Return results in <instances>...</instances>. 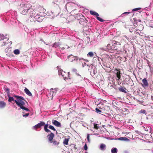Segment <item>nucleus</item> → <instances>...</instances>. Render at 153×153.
Masks as SVG:
<instances>
[{
    "instance_id": "603ef678",
    "label": "nucleus",
    "mask_w": 153,
    "mask_h": 153,
    "mask_svg": "<svg viewBox=\"0 0 153 153\" xmlns=\"http://www.w3.org/2000/svg\"><path fill=\"white\" fill-rule=\"evenodd\" d=\"M100 30H97V33H98L99 34V32H100ZM97 32H96V35H97Z\"/></svg>"
},
{
    "instance_id": "4be33fe9",
    "label": "nucleus",
    "mask_w": 153,
    "mask_h": 153,
    "mask_svg": "<svg viewBox=\"0 0 153 153\" xmlns=\"http://www.w3.org/2000/svg\"><path fill=\"white\" fill-rule=\"evenodd\" d=\"M25 91V93L29 96H32V94L29 91V90L27 88H25L24 90Z\"/></svg>"
},
{
    "instance_id": "a18cd8bd",
    "label": "nucleus",
    "mask_w": 153,
    "mask_h": 153,
    "mask_svg": "<svg viewBox=\"0 0 153 153\" xmlns=\"http://www.w3.org/2000/svg\"><path fill=\"white\" fill-rule=\"evenodd\" d=\"M134 29V28H133V27L131 28H129V31L130 32L132 33L133 32V31Z\"/></svg>"
},
{
    "instance_id": "39448f33",
    "label": "nucleus",
    "mask_w": 153,
    "mask_h": 153,
    "mask_svg": "<svg viewBox=\"0 0 153 153\" xmlns=\"http://www.w3.org/2000/svg\"><path fill=\"white\" fill-rule=\"evenodd\" d=\"M28 9L29 8L27 7V4H26L23 5L19 8L21 13L23 15H27Z\"/></svg>"
},
{
    "instance_id": "e2e57ef3",
    "label": "nucleus",
    "mask_w": 153,
    "mask_h": 153,
    "mask_svg": "<svg viewBox=\"0 0 153 153\" xmlns=\"http://www.w3.org/2000/svg\"><path fill=\"white\" fill-rule=\"evenodd\" d=\"M100 34H99L98 35V36H97V37H98L99 36H100V37L101 36H100Z\"/></svg>"
},
{
    "instance_id": "4468645a",
    "label": "nucleus",
    "mask_w": 153,
    "mask_h": 153,
    "mask_svg": "<svg viewBox=\"0 0 153 153\" xmlns=\"http://www.w3.org/2000/svg\"><path fill=\"white\" fill-rule=\"evenodd\" d=\"M69 48V47L66 45H60V46L59 47V49L61 50H64L65 49H68Z\"/></svg>"
},
{
    "instance_id": "f8f14e48",
    "label": "nucleus",
    "mask_w": 153,
    "mask_h": 153,
    "mask_svg": "<svg viewBox=\"0 0 153 153\" xmlns=\"http://www.w3.org/2000/svg\"><path fill=\"white\" fill-rule=\"evenodd\" d=\"M143 84L142 85V86L144 88H146L149 86V84L147 82V79L146 78L143 79L142 80Z\"/></svg>"
},
{
    "instance_id": "6e6552de",
    "label": "nucleus",
    "mask_w": 153,
    "mask_h": 153,
    "mask_svg": "<svg viewBox=\"0 0 153 153\" xmlns=\"http://www.w3.org/2000/svg\"><path fill=\"white\" fill-rule=\"evenodd\" d=\"M68 58L69 60L71 62H72L74 61L77 60L78 59L77 56H74L72 54L69 55L68 56Z\"/></svg>"
},
{
    "instance_id": "de8ad7c7",
    "label": "nucleus",
    "mask_w": 153,
    "mask_h": 153,
    "mask_svg": "<svg viewBox=\"0 0 153 153\" xmlns=\"http://www.w3.org/2000/svg\"><path fill=\"white\" fill-rule=\"evenodd\" d=\"M84 149L85 150H87L88 149V147L86 144H85L84 146Z\"/></svg>"
},
{
    "instance_id": "69168bd1",
    "label": "nucleus",
    "mask_w": 153,
    "mask_h": 153,
    "mask_svg": "<svg viewBox=\"0 0 153 153\" xmlns=\"http://www.w3.org/2000/svg\"><path fill=\"white\" fill-rule=\"evenodd\" d=\"M98 134H96V135H98Z\"/></svg>"
},
{
    "instance_id": "8fccbe9b",
    "label": "nucleus",
    "mask_w": 153,
    "mask_h": 153,
    "mask_svg": "<svg viewBox=\"0 0 153 153\" xmlns=\"http://www.w3.org/2000/svg\"><path fill=\"white\" fill-rule=\"evenodd\" d=\"M29 113H26L25 114L23 115V116L24 117H27L29 115Z\"/></svg>"
},
{
    "instance_id": "9b49d317",
    "label": "nucleus",
    "mask_w": 153,
    "mask_h": 153,
    "mask_svg": "<svg viewBox=\"0 0 153 153\" xmlns=\"http://www.w3.org/2000/svg\"><path fill=\"white\" fill-rule=\"evenodd\" d=\"M52 124L56 127H61V123L57 121L53 120H52Z\"/></svg>"
},
{
    "instance_id": "774afa93",
    "label": "nucleus",
    "mask_w": 153,
    "mask_h": 153,
    "mask_svg": "<svg viewBox=\"0 0 153 153\" xmlns=\"http://www.w3.org/2000/svg\"><path fill=\"white\" fill-rule=\"evenodd\" d=\"M94 74H95V73L94 72Z\"/></svg>"
},
{
    "instance_id": "a211bd4d",
    "label": "nucleus",
    "mask_w": 153,
    "mask_h": 153,
    "mask_svg": "<svg viewBox=\"0 0 153 153\" xmlns=\"http://www.w3.org/2000/svg\"><path fill=\"white\" fill-rule=\"evenodd\" d=\"M6 105V103L3 101H0V108H3L5 107Z\"/></svg>"
},
{
    "instance_id": "4c0bfd02",
    "label": "nucleus",
    "mask_w": 153,
    "mask_h": 153,
    "mask_svg": "<svg viewBox=\"0 0 153 153\" xmlns=\"http://www.w3.org/2000/svg\"><path fill=\"white\" fill-rule=\"evenodd\" d=\"M99 109V108H96V113L100 114L102 112V111Z\"/></svg>"
},
{
    "instance_id": "13d9d810",
    "label": "nucleus",
    "mask_w": 153,
    "mask_h": 153,
    "mask_svg": "<svg viewBox=\"0 0 153 153\" xmlns=\"http://www.w3.org/2000/svg\"><path fill=\"white\" fill-rule=\"evenodd\" d=\"M3 44H2V45L3 46V45H5V42H3Z\"/></svg>"
},
{
    "instance_id": "09e8293b",
    "label": "nucleus",
    "mask_w": 153,
    "mask_h": 153,
    "mask_svg": "<svg viewBox=\"0 0 153 153\" xmlns=\"http://www.w3.org/2000/svg\"><path fill=\"white\" fill-rule=\"evenodd\" d=\"M129 38H131V40H134L135 39V37L134 36H129Z\"/></svg>"
},
{
    "instance_id": "c03bdc74",
    "label": "nucleus",
    "mask_w": 153,
    "mask_h": 153,
    "mask_svg": "<svg viewBox=\"0 0 153 153\" xmlns=\"http://www.w3.org/2000/svg\"><path fill=\"white\" fill-rule=\"evenodd\" d=\"M129 13H130L128 12H126L124 13L121 15V16L122 17H123L124 16V14H129Z\"/></svg>"
},
{
    "instance_id": "9d476101",
    "label": "nucleus",
    "mask_w": 153,
    "mask_h": 153,
    "mask_svg": "<svg viewBox=\"0 0 153 153\" xmlns=\"http://www.w3.org/2000/svg\"><path fill=\"white\" fill-rule=\"evenodd\" d=\"M54 136V134L52 132H51L50 134L47 136V137H48V140L50 143H52L53 139Z\"/></svg>"
},
{
    "instance_id": "7c9ffc66",
    "label": "nucleus",
    "mask_w": 153,
    "mask_h": 153,
    "mask_svg": "<svg viewBox=\"0 0 153 153\" xmlns=\"http://www.w3.org/2000/svg\"><path fill=\"white\" fill-rule=\"evenodd\" d=\"M123 37L124 39V38L126 39L128 42H130L131 41V38H129V36L128 37L126 35H124L123 36Z\"/></svg>"
},
{
    "instance_id": "3c124183",
    "label": "nucleus",
    "mask_w": 153,
    "mask_h": 153,
    "mask_svg": "<svg viewBox=\"0 0 153 153\" xmlns=\"http://www.w3.org/2000/svg\"><path fill=\"white\" fill-rule=\"evenodd\" d=\"M134 33H136L137 34H139V35H140V34L139 33L135 30L134 31Z\"/></svg>"
},
{
    "instance_id": "473e14b6",
    "label": "nucleus",
    "mask_w": 153,
    "mask_h": 153,
    "mask_svg": "<svg viewBox=\"0 0 153 153\" xmlns=\"http://www.w3.org/2000/svg\"><path fill=\"white\" fill-rule=\"evenodd\" d=\"M97 108L100 109H102L103 108V105H101V104H99V103H97Z\"/></svg>"
},
{
    "instance_id": "423d86ee",
    "label": "nucleus",
    "mask_w": 153,
    "mask_h": 153,
    "mask_svg": "<svg viewBox=\"0 0 153 153\" xmlns=\"http://www.w3.org/2000/svg\"><path fill=\"white\" fill-rule=\"evenodd\" d=\"M114 47H113V45L112 44H108L107 47L105 48H100L101 49L103 50H104L106 51H108L109 52H111V51L113 50Z\"/></svg>"
},
{
    "instance_id": "1a4fd4ad",
    "label": "nucleus",
    "mask_w": 153,
    "mask_h": 153,
    "mask_svg": "<svg viewBox=\"0 0 153 153\" xmlns=\"http://www.w3.org/2000/svg\"><path fill=\"white\" fill-rule=\"evenodd\" d=\"M114 72L116 74V77L117 78L116 79L117 81L119 80L120 78V71L119 70L116 69L115 70Z\"/></svg>"
},
{
    "instance_id": "f3484780",
    "label": "nucleus",
    "mask_w": 153,
    "mask_h": 153,
    "mask_svg": "<svg viewBox=\"0 0 153 153\" xmlns=\"http://www.w3.org/2000/svg\"><path fill=\"white\" fill-rule=\"evenodd\" d=\"M70 139V137L68 136V138H65L64 140L63 141V144L65 145H68V142Z\"/></svg>"
},
{
    "instance_id": "72a5a7b5",
    "label": "nucleus",
    "mask_w": 153,
    "mask_h": 153,
    "mask_svg": "<svg viewBox=\"0 0 153 153\" xmlns=\"http://www.w3.org/2000/svg\"><path fill=\"white\" fill-rule=\"evenodd\" d=\"M48 128L54 131H56V132H57L56 129L53 126L50 125L49 126Z\"/></svg>"
},
{
    "instance_id": "2eb2a0df",
    "label": "nucleus",
    "mask_w": 153,
    "mask_h": 153,
    "mask_svg": "<svg viewBox=\"0 0 153 153\" xmlns=\"http://www.w3.org/2000/svg\"><path fill=\"white\" fill-rule=\"evenodd\" d=\"M125 83H126V84H131V83L132 82V81L131 80L130 81V79L128 76V78H126L124 81Z\"/></svg>"
},
{
    "instance_id": "0eeeda50",
    "label": "nucleus",
    "mask_w": 153,
    "mask_h": 153,
    "mask_svg": "<svg viewBox=\"0 0 153 153\" xmlns=\"http://www.w3.org/2000/svg\"><path fill=\"white\" fill-rule=\"evenodd\" d=\"M96 57H97V58L98 59V62L101 65H102L101 61L102 62V64L104 66L106 67L107 68H110V66L109 64H107L105 62H104L103 60L102 59L100 58V59L99 57H97V56Z\"/></svg>"
},
{
    "instance_id": "79ce46f5",
    "label": "nucleus",
    "mask_w": 153,
    "mask_h": 153,
    "mask_svg": "<svg viewBox=\"0 0 153 153\" xmlns=\"http://www.w3.org/2000/svg\"><path fill=\"white\" fill-rule=\"evenodd\" d=\"M146 61H147V63L148 64V66L150 68H151V64H150V62L148 60H147Z\"/></svg>"
},
{
    "instance_id": "f03ea898",
    "label": "nucleus",
    "mask_w": 153,
    "mask_h": 153,
    "mask_svg": "<svg viewBox=\"0 0 153 153\" xmlns=\"http://www.w3.org/2000/svg\"><path fill=\"white\" fill-rule=\"evenodd\" d=\"M50 122L48 121L46 124H45V123L43 122H41L37 125H35L33 127V128L36 130L37 128H40L41 126H44V129L46 132H51V131L49 129H48V126L50 124Z\"/></svg>"
},
{
    "instance_id": "338daca9",
    "label": "nucleus",
    "mask_w": 153,
    "mask_h": 153,
    "mask_svg": "<svg viewBox=\"0 0 153 153\" xmlns=\"http://www.w3.org/2000/svg\"><path fill=\"white\" fill-rule=\"evenodd\" d=\"M85 153H88V152H86Z\"/></svg>"
},
{
    "instance_id": "393cba45",
    "label": "nucleus",
    "mask_w": 153,
    "mask_h": 153,
    "mask_svg": "<svg viewBox=\"0 0 153 153\" xmlns=\"http://www.w3.org/2000/svg\"><path fill=\"white\" fill-rule=\"evenodd\" d=\"M146 41H152V40L153 39V37L151 36V37H150L149 36H145L144 37Z\"/></svg>"
},
{
    "instance_id": "6ab92c4d",
    "label": "nucleus",
    "mask_w": 153,
    "mask_h": 153,
    "mask_svg": "<svg viewBox=\"0 0 153 153\" xmlns=\"http://www.w3.org/2000/svg\"><path fill=\"white\" fill-rule=\"evenodd\" d=\"M99 16L98 13L96 12V19L100 22H103L105 21L104 20L99 17Z\"/></svg>"
},
{
    "instance_id": "aec40b11",
    "label": "nucleus",
    "mask_w": 153,
    "mask_h": 153,
    "mask_svg": "<svg viewBox=\"0 0 153 153\" xmlns=\"http://www.w3.org/2000/svg\"><path fill=\"white\" fill-rule=\"evenodd\" d=\"M118 140L121 141H129V140L126 137H120L118 138Z\"/></svg>"
},
{
    "instance_id": "5701e85b",
    "label": "nucleus",
    "mask_w": 153,
    "mask_h": 153,
    "mask_svg": "<svg viewBox=\"0 0 153 153\" xmlns=\"http://www.w3.org/2000/svg\"><path fill=\"white\" fill-rule=\"evenodd\" d=\"M99 103V104H101V105H103L104 103V101L101 99H98V100L96 101V104Z\"/></svg>"
},
{
    "instance_id": "bf43d9fd",
    "label": "nucleus",
    "mask_w": 153,
    "mask_h": 153,
    "mask_svg": "<svg viewBox=\"0 0 153 153\" xmlns=\"http://www.w3.org/2000/svg\"><path fill=\"white\" fill-rule=\"evenodd\" d=\"M137 21H138V22H141V20L140 19H138V20H137Z\"/></svg>"
},
{
    "instance_id": "6e6d98bb",
    "label": "nucleus",
    "mask_w": 153,
    "mask_h": 153,
    "mask_svg": "<svg viewBox=\"0 0 153 153\" xmlns=\"http://www.w3.org/2000/svg\"><path fill=\"white\" fill-rule=\"evenodd\" d=\"M94 128H96V124L94 123Z\"/></svg>"
},
{
    "instance_id": "58836bf2",
    "label": "nucleus",
    "mask_w": 153,
    "mask_h": 153,
    "mask_svg": "<svg viewBox=\"0 0 153 153\" xmlns=\"http://www.w3.org/2000/svg\"><path fill=\"white\" fill-rule=\"evenodd\" d=\"M90 13L93 15H96V12L94 11L90 10Z\"/></svg>"
},
{
    "instance_id": "c9c22d12",
    "label": "nucleus",
    "mask_w": 153,
    "mask_h": 153,
    "mask_svg": "<svg viewBox=\"0 0 153 153\" xmlns=\"http://www.w3.org/2000/svg\"><path fill=\"white\" fill-rule=\"evenodd\" d=\"M15 100H14V98L13 97H9L8 101L9 102H11L12 101H15Z\"/></svg>"
},
{
    "instance_id": "4d7b16f0",
    "label": "nucleus",
    "mask_w": 153,
    "mask_h": 153,
    "mask_svg": "<svg viewBox=\"0 0 153 153\" xmlns=\"http://www.w3.org/2000/svg\"><path fill=\"white\" fill-rule=\"evenodd\" d=\"M76 75H77V76H79V77H81V76L80 75H79V74H78L77 73H76Z\"/></svg>"
},
{
    "instance_id": "20e7f679",
    "label": "nucleus",
    "mask_w": 153,
    "mask_h": 153,
    "mask_svg": "<svg viewBox=\"0 0 153 153\" xmlns=\"http://www.w3.org/2000/svg\"><path fill=\"white\" fill-rule=\"evenodd\" d=\"M62 71V70L60 69V70H58V71L59 72V75H60V74H61L62 75V76L64 77V80L66 81L68 83L71 84L73 82V79L71 76V75L70 74V72H68V77H65L64 75H63L62 74V73L61 72Z\"/></svg>"
},
{
    "instance_id": "37998d69",
    "label": "nucleus",
    "mask_w": 153,
    "mask_h": 153,
    "mask_svg": "<svg viewBox=\"0 0 153 153\" xmlns=\"http://www.w3.org/2000/svg\"><path fill=\"white\" fill-rule=\"evenodd\" d=\"M89 135H90L89 134H87V140L88 141V142H90V140L89 139Z\"/></svg>"
},
{
    "instance_id": "e433bc0d",
    "label": "nucleus",
    "mask_w": 153,
    "mask_h": 153,
    "mask_svg": "<svg viewBox=\"0 0 153 153\" xmlns=\"http://www.w3.org/2000/svg\"><path fill=\"white\" fill-rule=\"evenodd\" d=\"M87 56H89L91 57H92L94 56V54L92 52H90L88 53Z\"/></svg>"
},
{
    "instance_id": "0e129e2a",
    "label": "nucleus",
    "mask_w": 153,
    "mask_h": 153,
    "mask_svg": "<svg viewBox=\"0 0 153 153\" xmlns=\"http://www.w3.org/2000/svg\"><path fill=\"white\" fill-rule=\"evenodd\" d=\"M151 97L152 98V97H153V96H151Z\"/></svg>"
},
{
    "instance_id": "052dcab7",
    "label": "nucleus",
    "mask_w": 153,
    "mask_h": 153,
    "mask_svg": "<svg viewBox=\"0 0 153 153\" xmlns=\"http://www.w3.org/2000/svg\"><path fill=\"white\" fill-rule=\"evenodd\" d=\"M7 91H8V92H9V89H7Z\"/></svg>"
},
{
    "instance_id": "cd10ccee",
    "label": "nucleus",
    "mask_w": 153,
    "mask_h": 153,
    "mask_svg": "<svg viewBox=\"0 0 153 153\" xmlns=\"http://www.w3.org/2000/svg\"><path fill=\"white\" fill-rule=\"evenodd\" d=\"M79 22L81 24H83V22H87L86 20L84 18H80L79 19Z\"/></svg>"
},
{
    "instance_id": "dca6fc26",
    "label": "nucleus",
    "mask_w": 153,
    "mask_h": 153,
    "mask_svg": "<svg viewBox=\"0 0 153 153\" xmlns=\"http://www.w3.org/2000/svg\"><path fill=\"white\" fill-rule=\"evenodd\" d=\"M99 149L101 150L104 151L106 149V145L102 143L100 145Z\"/></svg>"
},
{
    "instance_id": "ddd939ff",
    "label": "nucleus",
    "mask_w": 153,
    "mask_h": 153,
    "mask_svg": "<svg viewBox=\"0 0 153 153\" xmlns=\"http://www.w3.org/2000/svg\"><path fill=\"white\" fill-rule=\"evenodd\" d=\"M56 89H53L52 88L51 89H50V93L49 94L51 96L52 98L53 96L56 94Z\"/></svg>"
},
{
    "instance_id": "5fc2aeb1",
    "label": "nucleus",
    "mask_w": 153,
    "mask_h": 153,
    "mask_svg": "<svg viewBox=\"0 0 153 153\" xmlns=\"http://www.w3.org/2000/svg\"><path fill=\"white\" fill-rule=\"evenodd\" d=\"M97 125V124H96V129H98L99 127V126H98Z\"/></svg>"
},
{
    "instance_id": "2f4dec72",
    "label": "nucleus",
    "mask_w": 153,
    "mask_h": 153,
    "mask_svg": "<svg viewBox=\"0 0 153 153\" xmlns=\"http://www.w3.org/2000/svg\"><path fill=\"white\" fill-rule=\"evenodd\" d=\"M138 113L145 114L146 115V111L144 109H141L139 111Z\"/></svg>"
},
{
    "instance_id": "ea45409f",
    "label": "nucleus",
    "mask_w": 153,
    "mask_h": 153,
    "mask_svg": "<svg viewBox=\"0 0 153 153\" xmlns=\"http://www.w3.org/2000/svg\"><path fill=\"white\" fill-rule=\"evenodd\" d=\"M134 24H136V25H137V20H136V18H134Z\"/></svg>"
},
{
    "instance_id": "49530a36",
    "label": "nucleus",
    "mask_w": 153,
    "mask_h": 153,
    "mask_svg": "<svg viewBox=\"0 0 153 153\" xmlns=\"http://www.w3.org/2000/svg\"><path fill=\"white\" fill-rule=\"evenodd\" d=\"M113 47H114V48L113 49V50H119V49L117 48L118 46H117L113 45Z\"/></svg>"
},
{
    "instance_id": "a19ab883",
    "label": "nucleus",
    "mask_w": 153,
    "mask_h": 153,
    "mask_svg": "<svg viewBox=\"0 0 153 153\" xmlns=\"http://www.w3.org/2000/svg\"><path fill=\"white\" fill-rule=\"evenodd\" d=\"M140 9H141V8H134L132 10V11H135L140 10Z\"/></svg>"
},
{
    "instance_id": "7ed1b4c3",
    "label": "nucleus",
    "mask_w": 153,
    "mask_h": 153,
    "mask_svg": "<svg viewBox=\"0 0 153 153\" xmlns=\"http://www.w3.org/2000/svg\"><path fill=\"white\" fill-rule=\"evenodd\" d=\"M36 14L35 11L31 8H29L28 9V11L27 15L29 17L31 18L34 17L35 19V21H37L38 22H40L41 19H40V17L39 16H35Z\"/></svg>"
},
{
    "instance_id": "a878e982",
    "label": "nucleus",
    "mask_w": 153,
    "mask_h": 153,
    "mask_svg": "<svg viewBox=\"0 0 153 153\" xmlns=\"http://www.w3.org/2000/svg\"><path fill=\"white\" fill-rule=\"evenodd\" d=\"M112 43V44L114 46H119L121 45V44L120 42L115 41H113Z\"/></svg>"
},
{
    "instance_id": "412c9836",
    "label": "nucleus",
    "mask_w": 153,
    "mask_h": 153,
    "mask_svg": "<svg viewBox=\"0 0 153 153\" xmlns=\"http://www.w3.org/2000/svg\"><path fill=\"white\" fill-rule=\"evenodd\" d=\"M119 91L121 92L125 93H126L127 92L126 91V89L125 88H123L122 87H120L119 88Z\"/></svg>"
},
{
    "instance_id": "864d4df0",
    "label": "nucleus",
    "mask_w": 153,
    "mask_h": 153,
    "mask_svg": "<svg viewBox=\"0 0 153 153\" xmlns=\"http://www.w3.org/2000/svg\"><path fill=\"white\" fill-rule=\"evenodd\" d=\"M124 153H129V152L128 151H125L124 152Z\"/></svg>"
},
{
    "instance_id": "b1692460",
    "label": "nucleus",
    "mask_w": 153,
    "mask_h": 153,
    "mask_svg": "<svg viewBox=\"0 0 153 153\" xmlns=\"http://www.w3.org/2000/svg\"><path fill=\"white\" fill-rule=\"evenodd\" d=\"M60 45L59 42H55L53 44V47H54L55 48H59Z\"/></svg>"
},
{
    "instance_id": "f257e3e1",
    "label": "nucleus",
    "mask_w": 153,
    "mask_h": 153,
    "mask_svg": "<svg viewBox=\"0 0 153 153\" xmlns=\"http://www.w3.org/2000/svg\"><path fill=\"white\" fill-rule=\"evenodd\" d=\"M14 97L17 99V100H15V102L21 108L27 111H30V110L28 108L23 106L25 104L24 101H25V100L23 97L16 95H14Z\"/></svg>"
},
{
    "instance_id": "c85d7f7f",
    "label": "nucleus",
    "mask_w": 153,
    "mask_h": 153,
    "mask_svg": "<svg viewBox=\"0 0 153 153\" xmlns=\"http://www.w3.org/2000/svg\"><path fill=\"white\" fill-rule=\"evenodd\" d=\"M6 38V37L3 34L0 33V41Z\"/></svg>"
},
{
    "instance_id": "bb28decb",
    "label": "nucleus",
    "mask_w": 153,
    "mask_h": 153,
    "mask_svg": "<svg viewBox=\"0 0 153 153\" xmlns=\"http://www.w3.org/2000/svg\"><path fill=\"white\" fill-rule=\"evenodd\" d=\"M111 153H117L118 150L116 148H112L111 150Z\"/></svg>"
},
{
    "instance_id": "680f3d73",
    "label": "nucleus",
    "mask_w": 153,
    "mask_h": 153,
    "mask_svg": "<svg viewBox=\"0 0 153 153\" xmlns=\"http://www.w3.org/2000/svg\"><path fill=\"white\" fill-rule=\"evenodd\" d=\"M139 30H139L138 29H137L136 30V31H137H137H138Z\"/></svg>"
},
{
    "instance_id": "f704fd0d",
    "label": "nucleus",
    "mask_w": 153,
    "mask_h": 153,
    "mask_svg": "<svg viewBox=\"0 0 153 153\" xmlns=\"http://www.w3.org/2000/svg\"><path fill=\"white\" fill-rule=\"evenodd\" d=\"M14 53L15 54H19L20 53V51L18 49H16L14 51Z\"/></svg>"
},
{
    "instance_id": "c756f323",
    "label": "nucleus",
    "mask_w": 153,
    "mask_h": 153,
    "mask_svg": "<svg viewBox=\"0 0 153 153\" xmlns=\"http://www.w3.org/2000/svg\"><path fill=\"white\" fill-rule=\"evenodd\" d=\"M52 145L54 146H57L58 145L59 143V142H57L56 140L52 141Z\"/></svg>"
}]
</instances>
